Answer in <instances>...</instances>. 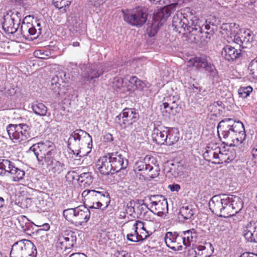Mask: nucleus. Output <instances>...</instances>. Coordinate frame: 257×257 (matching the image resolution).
<instances>
[{
	"label": "nucleus",
	"instance_id": "f257e3e1",
	"mask_svg": "<svg viewBox=\"0 0 257 257\" xmlns=\"http://www.w3.org/2000/svg\"><path fill=\"white\" fill-rule=\"evenodd\" d=\"M172 26L180 33L183 31L194 36V40L196 42L205 41V38L209 39L213 34L212 30L204 32L201 22L191 14H176L173 18Z\"/></svg>",
	"mask_w": 257,
	"mask_h": 257
},
{
	"label": "nucleus",
	"instance_id": "f03ea898",
	"mask_svg": "<svg viewBox=\"0 0 257 257\" xmlns=\"http://www.w3.org/2000/svg\"><path fill=\"white\" fill-rule=\"evenodd\" d=\"M217 133L220 139L227 141L226 144L238 146L245 140L246 135L243 123L230 118L221 120L217 125Z\"/></svg>",
	"mask_w": 257,
	"mask_h": 257
},
{
	"label": "nucleus",
	"instance_id": "7ed1b4c3",
	"mask_svg": "<svg viewBox=\"0 0 257 257\" xmlns=\"http://www.w3.org/2000/svg\"><path fill=\"white\" fill-rule=\"evenodd\" d=\"M92 142V138L88 133L82 130H76L70 135L68 147L74 155L81 157V149L86 146L88 148H91Z\"/></svg>",
	"mask_w": 257,
	"mask_h": 257
},
{
	"label": "nucleus",
	"instance_id": "20e7f679",
	"mask_svg": "<svg viewBox=\"0 0 257 257\" xmlns=\"http://www.w3.org/2000/svg\"><path fill=\"white\" fill-rule=\"evenodd\" d=\"M84 202L90 205L89 207L103 210L110 202L109 194L105 190H85L81 194Z\"/></svg>",
	"mask_w": 257,
	"mask_h": 257
},
{
	"label": "nucleus",
	"instance_id": "39448f33",
	"mask_svg": "<svg viewBox=\"0 0 257 257\" xmlns=\"http://www.w3.org/2000/svg\"><path fill=\"white\" fill-rule=\"evenodd\" d=\"M63 216L67 221L75 226L83 225L90 219V212L88 208L81 205L65 209Z\"/></svg>",
	"mask_w": 257,
	"mask_h": 257
},
{
	"label": "nucleus",
	"instance_id": "423d86ee",
	"mask_svg": "<svg viewBox=\"0 0 257 257\" xmlns=\"http://www.w3.org/2000/svg\"><path fill=\"white\" fill-rule=\"evenodd\" d=\"M122 12L124 21L132 26L142 27L147 21L148 14L145 8L138 7Z\"/></svg>",
	"mask_w": 257,
	"mask_h": 257
},
{
	"label": "nucleus",
	"instance_id": "0eeeda50",
	"mask_svg": "<svg viewBox=\"0 0 257 257\" xmlns=\"http://www.w3.org/2000/svg\"><path fill=\"white\" fill-rule=\"evenodd\" d=\"M37 250L32 242L23 239L15 242L12 246L10 257H36Z\"/></svg>",
	"mask_w": 257,
	"mask_h": 257
},
{
	"label": "nucleus",
	"instance_id": "6e6552de",
	"mask_svg": "<svg viewBox=\"0 0 257 257\" xmlns=\"http://www.w3.org/2000/svg\"><path fill=\"white\" fill-rule=\"evenodd\" d=\"M139 118V113L135 108H125L116 116L115 120L122 128L133 131V125Z\"/></svg>",
	"mask_w": 257,
	"mask_h": 257
},
{
	"label": "nucleus",
	"instance_id": "1a4fd4ad",
	"mask_svg": "<svg viewBox=\"0 0 257 257\" xmlns=\"http://www.w3.org/2000/svg\"><path fill=\"white\" fill-rule=\"evenodd\" d=\"M9 136L14 143H19L30 138V128L25 123L10 124L7 126Z\"/></svg>",
	"mask_w": 257,
	"mask_h": 257
},
{
	"label": "nucleus",
	"instance_id": "9d476101",
	"mask_svg": "<svg viewBox=\"0 0 257 257\" xmlns=\"http://www.w3.org/2000/svg\"><path fill=\"white\" fill-rule=\"evenodd\" d=\"M8 173L14 181L18 182L24 178L25 171L16 166L15 163L8 159H0V175Z\"/></svg>",
	"mask_w": 257,
	"mask_h": 257
},
{
	"label": "nucleus",
	"instance_id": "9b49d317",
	"mask_svg": "<svg viewBox=\"0 0 257 257\" xmlns=\"http://www.w3.org/2000/svg\"><path fill=\"white\" fill-rule=\"evenodd\" d=\"M226 197V194L215 195L212 197L209 202V207L213 213L220 217H227Z\"/></svg>",
	"mask_w": 257,
	"mask_h": 257
},
{
	"label": "nucleus",
	"instance_id": "f8f14e48",
	"mask_svg": "<svg viewBox=\"0 0 257 257\" xmlns=\"http://www.w3.org/2000/svg\"><path fill=\"white\" fill-rule=\"evenodd\" d=\"M76 240L77 237L74 232L71 230L62 231L57 236L56 247L61 250L70 249L76 244Z\"/></svg>",
	"mask_w": 257,
	"mask_h": 257
},
{
	"label": "nucleus",
	"instance_id": "ddd939ff",
	"mask_svg": "<svg viewBox=\"0 0 257 257\" xmlns=\"http://www.w3.org/2000/svg\"><path fill=\"white\" fill-rule=\"evenodd\" d=\"M54 144L50 141L45 142H40L33 145L30 148V151L34 152L36 156L39 165H44V157L51 151H54L56 153V150L54 149Z\"/></svg>",
	"mask_w": 257,
	"mask_h": 257
},
{
	"label": "nucleus",
	"instance_id": "4468645a",
	"mask_svg": "<svg viewBox=\"0 0 257 257\" xmlns=\"http://www.w3.org/2000/svg\"><path fill=\"white\" fill-rule=\"evenodd\" d=\"M57 153L54 151L49 152L44 157V164H45L50 172L54 176H57L65 170L64 163L56 159Z\"/></svg>",
	"mask_w": 257,
	"mask_h": 257
},
{
	"label": "nucleus",
	"instance_id": "2eb2a0df",
	"mask_svg": "<svg viewBox=\"0 0 257 257\" xmlns=\"http://www.w3.org/2000/svg\"><path fill=\"white\" fill-rule=\"evenodd\" d=\"M151 202V211L158 216H162L165 214L168 211V205L167 199L162 195L148 196L146 199Z\"/></svg>",
	"mask_w": 257,
	"mask_h": 257
},
{
	"label": "nucleus",
	"instance_id": "dca6fc26",
	"mask_svg": "<svg viewBox=\"0 0 257 257\" xmlns=\"http://www.w3.org/2000/svg\"><path fill=\"white\" fill-rule=\"evenodd\" d=\"M122 154L118 151L107 154L114 173L125 169L128 166V160Z\"/></svg>",
	"mask_w": 257,
	"mask_h": 257
},
{
	"label": "nucleus",
	"instance_id": "f3484780",
	"mask_svg": "<svg viewBox=\"0 0 257 257\" xmlns=\"http://www.w3.org/2000/svg\"><path fill=\"white\" fill-rule=\"evenodd\" d=\"M203 157L208 162L215 160L216 164H222L223 162H229V157L227 156L226 153H223L221 151L219 147H216L214 149L208 147L203 154Z\"/></svg>",
	"mask_w": 257,
	"mask_h": 257
},
{
	"label": "nucleus",
	"instance_id": "a211bd4d",
	"mask_svg": "<svg viewBox=\"0 0 257 257\" xmlns=\"http://www.w3.org/2000/svg\"><path fill=\"white\" fill-rule=\"evenodd\" d=\"M171 14V8L168 7H164L155 14V19L160 22L157 24L154 22L151 27L148 28L147 31L150 37H152L155 36L159 29V24L161 23L162 25L165 22L167 19L170 17Z\"/></svg>",
	"mask_w": 257,
	"mask_h": 257
},
{
	"label": "nucleus",
	"instance_id": "6ab92c4d",
	"mask_svg": "<svg viewBox=\"0 0 257 257\" xmlns=\"http://www.w3.org/2000/svg\"><path fill=\"white\" fill-rule=\"evenodd\" d=\"M20 22L21 19L17 15H7L4 17L3 29L8 34H13L18 31Z\"/></svg>",
	"mask_w": 257,
	"mask_h": 257
},
{
	"label": "nucleus",
	"instance_id": "aec40b11",
	"mask_svg": "<svg viewBox=\"0 0 257 257\" xmlns=\"http://www.w3.org/2000/svg\"><path fill=\"white\" fill-rule=\"evenodd\" d=\"M253 35L249 30L239 29L234 34L233 42L242 48H247L252 42Z\"/></svg>",
	"mask_w": 257,
	"mask_h": 257
},
{
	"label": "nucleus",
	"instance_id": "412c9836",
	"mask_svg": "<svg viewBox=\"0 0 257 257\" xmlns=\"http://www.w3.org/2000/svg\"><path fill=\"white\" fill-rule=\"evenodd\" d=\"M165 241L168 247L174 251L182 250V244H184L183 239L181 233L176 232H168L165 237Z\"/></svg>",
	"mask_w": 257,
	"mask_h": 257
},
{
	"label": "nucleus",
	"instance_id": "4be33fe9",
	"mask_svg": "<svg viewBox=\"0 0 257 257\" xmlns=\"http://www.w3.org/2000/svg\"><path fill=\"white\" fill-rule=\"evenodd\" d=\"M226 200L227 217L234 215L243 208V202L238 196L227 195Z\"/></svg>",
	"mask_w": 257,
	"mask_h": 257
},
{
	"label": "nucleus",
	"instance_id": "5701e85b",
	"mask_svg": "<svg viewBox=\"0 0 257 257\" xmlns=\"http://www.w3.org/2000/svg\"><path fill=\"white\" fill-rule=\"evenodd\" d=\"M188 66H194L196 68H202L210 73H213L215 70L213 65L208 61L205 56L195 57L188 62Z\"/></svg>",
	"mask_w": 257,
	"mask_h": 257
},
{
	"label": "nucleus",
	"instance_id": "b1692460",
	"mask_svg": "<svg viewBox=\"0 0 257 257\" xmlns=\"http://www.w3.org/2000/svg\"><path fill=\"white\" fill-rule=\"evenodd\" d=\"M104 71L101 66L93 65L86 68L85 70L82 73L83 80L91 81L99 78L104 73Z\"/></svg>",
	"mask_w": 257,
	"mask_h": 257
},
{
	"label": "nucleus",
	"instance_id": "393cba45",
	"mask_svg": "<svg viewBox=\"0 0 257 257\" xmlns=\"http://www.w3.org/2000/svg\"><path fill=\"white\" fill-rule=\"evenodd\" d=\"M96 166L101 174L107 175L109 173L111 174L114 173L108 155L100 157Z\"/></svg>",
	"mask_w": 257,
	"mask_h": 257
},
{
	"label": "nucleus",
	"instance_id": "a878e982",
	"mask_svg": "<svg viewBox=\"0 0 257 257\" xmlns=\"http://www.w3.org/2000/svg\"><path fill=\"white\" fill-rule=\"evenodd\" d=\"M243 235L247 241L257 242V221H251L245 225Z\"/></svg>",
	"mask_w": 257,
	"mask_h": 257
},
{
	"label": "nucleus",
	"instance_id": "bb28decb",
	"mask_svg": "<svg viewBox=\"0 0 257 257\" xmlns=\"http://www.w3.org/2000/svg\"><path fill=\"white\" fill-rule=\"evenodd\" d=\"M63 79L56 75L51 80L50 89L56 95L60 96L65 95L68 89L63 84Z\"/></svg>",
	"mask_w": 257,
	"mask_h": 257
},
{
	"label": "nucleus",
	"instance_id": "cd10ccee",
	"mask_svg": "<svg viewBox=\"0 0 257 257\" xmlns=\"http://www.w3.org/2000/svg\"><path fill=\"white\" fill-rule=\"evenodd\" d=\"M221 54L226 60L229 62L235 61L242 56L240 49H236L229 45L223 47Z\"/></svg>",
	"mask_w": 257,
	"mask_h": 257
},
{
	"label": "nucleus",
	"instance_id": "c85d7f7f",
	"mask_svg": "<svg viewBox=\"0 0 257 257\" xmlns=\"http://www.w3.org/2000/svg\"><path fill=\"white\" fill-rule=\"evenodd\" d=\"M167 128L161 126H155L152 134L154 142L159 145L165 144L167 140Z\"/></svg>",
	"mask_w": 257,
	"mask_h": 257
},
{
	"label": "nucleus",
	"instance_id": "c756f323",
	"mask_svg": "<svg viewBox=\"0 0 257 257\" xmlns=\"http://www.w3.org/2000/svg\"><path fill=\"white\" fill-rule=\"evenodd\" d=\"M155 159L153 157L147 155L143 160L138 161L135 164V171L136 173L143 172L144 173L148 171V166L150 163L154 164Z\"/></svg>",
	"mask_w": 257,
	"mask_h": 257
},
{
	"label": "nucleus",
	"instance_id": "7c9ffc66",
	"mask_svg": "<svg viewBox=\"0 0 257 257\" xmlns=\"http://www.w3.org/2000/svg\"><path fill=\"white\" fill-rule=\"evenodd\" d=\"M186 247L190 245L191 242L196 241L198 233L195 229H191L181 232Z\"/></svg>",
	"mask_w": 257,
	"mask_h": 257
},
{
	"label": "nucleus",
	"instance_id": "2f4dec72",
	"mask_svg": "<svg viewBox=\"0 0 257 257\" xmlns=\"http://www.w3.org/2000/svg\"><path fill=\"white\" fill-rule=\"evenodd\" d=\"M167 140L165 144L169 146L176 144L179 139V132L176 128H169L167 129Z\"/></svg>",
	"mask_w": 257,
	"mask_h": 257
},
{
	"label": "nucleus",
	"instance_id": "473e14b6",
	"mask_svg": "<svg viewBox=\"0 0 257 257\" xmlns=\"http://www.w3.org/2000/svg\"><path fill=\"white\" fill-rule=\"evenodd\" d=\"M93 180V177L91 173L90 172L82 173L79 176V178H78L80 185L84 187L89 186L91 184Z\"/></svg>",
	"mask_w": 257,
	"mask_h": 257
},
{
	"label": "nucleus",
	"instance_id": "72a5a7b5",
	"mask_svg": "<svg viewBox=\"0 0 257 257\" xmlns=\"http://www.w3.org/2000/svg\"><path fill=\"white\" fill-rule=\"evenodd\" d=\"M31 108L34 112L40 116H45L47 112V107L42 103L35 102L32 104Z\"/></svg>",
	"mask_w": 257,
	"mask_h": 257
},
{
	"label": "nucleus",
	"instance_id": "f704fd0d",
	"mask_svg": "<svg viewBox=\"0 0 257 257\" xmlns=\"http://www.w3.org/2000/svg\"><path fill=\"white\" fill-rule=\"evenodd\" d=\"M112 87L117 92H125L124 83L121 77H115L112 81Z\"/></svg>",
	"mask_w": 257,
	"mask_h": 257
},
{
	"label": "nucleus",
	"instance_id": "c9c22d12",
	"mask_svg": "<svg viewBox=\"0 0 257 257\" xmlns=\"http://www.w3.org/2000/svg\"><path fill=\"white\" fill-rule=\"evenodd\" d=\"M209 248L210 249L209 253H213L214 252V247L210 243H205V245H199L196 246L194 248L195 255L198 256L203 255L204 254L203 251Z\"/></svg>",
	"mask_w": 257,
	"mask_h": 257
},
{
	"label": "nucleus",
	"instance_id": "e433bc0d",
	"mask_svg": "<svg viewBox=\"0 0 257 257\" xmlns=\"http://www.w3.org/2000/svg\"><path fill=\"white\" fill-rule=\"evenodd\" d=\"M17 220L21 227V229L24 232L28 233L30 227L32 225V222L24 215H20L18 217Z\"/></svg>",
	"mask_w": 257,
	"mask_h": 257
},
{
	"label": "nucleus",
	"instance_id": "4c0bfd02",
	"mask_svg": "<svg viewBox=\"0 0 257 257\" xmlns=\"http://www.w3.org/2000/svg\"><path fill=\"white\" fill-rule=\"evenodd\" d=\"M72 0H53L55 7L60 10L62 12L66 13L67 9L69 7Z\"/></svg>",
	"mask_w": 257,
	"mask_h": 257
},
{
	"label": "nucleus",
	"instance_id": "58836bf2",
	"mask_svg": "<svg viewBox=\"0 0 257 257\" xmlns=\"http://www.w3.org/2000/svg\"><path fill=\"white\" fill-rule=\"evenodd\" d=\"M159 166L155 164V162H154V164L150 163V165L148 166L147 174L152 179L157 177L159 174Z\"/></svg>",
	"mask_w": 257,
	"mask_h": 257
},
{
	"label": "nucleus",
	"instance_id": "ea45409f",
	"mask_svg": "<svg viewBox=\"0 0 257 257\" xmlns=\"http://www.w3.org/2000/svg\"><path fill=\"white\" fill-rule=\"evenodd\" d=\"M137 205V213L140 217L145 216L147 213L151 210L146 203H143L140 204L139 203V204Z\"/></svg>",
	"mask_w": 257,
	"mask_h": 257
},
{
	"label": "nucleus",
	"instance_id": "a19ab883",
	"mask_svg": "<svg viewBox=\"0 0 257 257\" xmlns=\"http://www.w3.org/2000/svg\"><path fill=\"white\" fill-rule=\"evenodd\" d=\"M134 230V231L133 233H130L127 235V238L128 240L132 242H139L143 241L146 239V236H139L138 231L135 229Z\"/></svg>",
	"mask_w": 257,
	"mask_h": 257
},
{
	"label": "nucleus",
	"instance_id": "79ce46f5",
	"mask_svg": "<svg viewBox=\"0 0 257 257\" xmlns=\"http://www.w3.org/2000/svg\"><path fill=\"white\" fill-rule=\"evenodd\" d=\"M180 214L186 219H189L194 215V212L191 208L189 206L182 207L180 211Z\"/></svg>",
	"mask_w": 257,
	"mask_h": 257
},
{
	"label": "nucleus",
	"instance_id": "37998d69",
	"mask_svg": "<svg viewBox=\"0 0 257 257\" xmlns=\"http://www.w3.org/2000/svg\"><path fill=\"white\" fill-rule=\"evenodd\" d=\"M249 74L254 79H257V58L252 60L248 66Z\"/></svg>",
	"mask_w": 257,
	"mask_h": 257
},
{
	"label": "nucleus",
	"instance_id": "c03bdc74",
	"mask_svg": "<svg viewBox=\"0 0 257 257\" xmlns=\"http://www.w3.org/2000/svg\"><path fill=\"white\" fill-rule=\"evenodd\" d=\"M252 91V88L250 86L240 87L238 93L240 97L245 98L247 97L250 93Z\"/></svg>",
	"mask_w": 257,
	"mask_h": 257
},
{
	"label": "nucleus",
	"instance_id": "a18cd8bd",
	"mask_svg": "<svg viewBox=\"0 0 257 257\" xmlns=\"http://www.w3.org/2000/svg\"><path fill=\"white\" fill-rule=\"evenodd\" d=\"M31 23L23 22L21 25V34L26 39H33L32 37L29 38V31L31 28Z\"/></svg>",
	"mask_w": 257,
	"mask_h": 257
},
{
	"label": "nucleus",
	"instance_id": "49530a36",
	"mask_svg": "<svg viewBox=\"0 0 257 257\" xmlns=\"http://www.w3.org/2000/svg\"><path fill=\"white\" fill-rule=\"evenodd\" d=\"M68 21L70 25L74 27V31H78L77 29L80 27L81 24L79 17L77 16L70 17L68 18Z\"/></svg>",
	"mask_w": 257,
	"mask_h": 257
},
{
	"label": "nucleus",
	"instance_id": "de8ad7c7",
	"mask_svg": "<svg viewBox=\"0 0 257 257\" xmlns=\"http://www.w3.org/2000/svg\"><path fill=\"white\" fill-rule=\"evenodd\" d=\"M139 204V200H131L126 205L125 211L130 215H133L135 213V206Z\"/></svg>",
	"mask_w": 257,
	"mask_h": 257
},
{
	"label": "nucleus",
	"instance_id": "09e8293b",
	"mask_svg": "<svg viewBox=\"0 0 257 257\" xmlns=\"http://www.w3.org/2000/svg\"><path fill=\"white\" fill-rule=\"evenodd\" d=\"M130 83L136 86L138 89L142 90L145 86V83L136 76H132L129 80Z\"/></svg>",
	"mask_w": 257,
	"mask_h": 257
},
{
	"label": "nucleus",
	"instance_id": "8fccbe9b",
	"mask_svg": "<svg viewBox=\"0 0 257 257\" xmlns=\"http://www.w3.org/2000/svg\"><path fill=\"white\" fill-rule=\"evenodd\" d=\"M31 28L29 31V37L33 36V39H36L37 38L39 35L41 34V28H39L38 29H37L36 27L31 23Z\"/></svg>",
	"mask_w": 257,
	"mask_h": 257
},
{
	"label": "nucleus",
	"instance_id": "3c124183",
	"mask_svg": "<svg viewBox=\"0 0 257 257\" xmlns=\"http://www.w3.org/2000/svg\"><path fill=\"white\" fill-rule=\"evenodd\" d=\"M2 47L4 49V51L9 54H14V43L13 42H4Z\"/></svg>",
	"mask_w": 257,
	"mask_h": 257
},
{
	"label": "nucleus",
	"instance_id": "603ef678",
	"mask_svg": "<svg viewBox=\"0 0 257 257\" xmlns=\"http://www.w3.org/2000/svg\"><path fill=\"white\" fill-rule=\"evenodd\" d=\"M77 177L79 178V176L76 172L73 171L68 172L65 176L66 180L69 183H71L74 180L77 179Z\"/></svg>",
	"mask_w": 257,
	"mask_h": 257
},
{
	"label": "nucleus",
	"instance_id": "864d4df0",
	"mask_svg": "<svg viewBox=\"0 0 257 257\" xmlns=\"http://www.w3.org/2000/svg\"><path fill=\"white\" fill-rule=\"evenodd\" d=\"M166 101L163 103V106L164 108L168 107L169 106L171 105L174 102L178 100V99L177 97L174 96H169L165 99Z\"/></svg>",
	"mask_w": 257,
	"mask_h": 257
},
{
	"label": "nucleus",
	"instance_id": "5fc2aeb1",
	"mask_svg": "<svg viewBox=\"0 0 257 257\" xmlns=\"http://www.w3.org/2000/svg\"><path fill=\"white\" fill-rule=\"evenodd\" d=\"M170 108V110H168L169 111L170 114L172 115H175L176 113H179L180 110V107H179L177 101L174 102L171 105L168 106Z\"/></svg>",
	"mask_w": 257,
	"mask_h": 257
},
{
	"label": "nucleus",
	"instance_id": "6e6d98bb",
	"mask_svg": "<svg viewBox=\"0 0 257 257\" xmlns=\"http://www.w3.org/2000/svg\"><path fill=\"white\" fill-rule=\"evenodd\" d=\"M34 54L36 57L43 59H47V57L49 56L48 54H45L41 50L35 51Z\"/></svg>",
	"mask_w": 257,
	"mask_h": 257
},
{
	"label": "nucleus",
	"instance_id": "4d7b16f0",
	"mask_svg": "<svg viewBox=\"0 0 257 257\" xmlns=\"http://www.w3.org/2000/svg\"><path fill=\"white\" fill-rule=\"evenodd\" d=\"M128 253L127 251L122 250H117L113 254V257H127Z\"/></svg>",
	"mask_w": 257,
	"mask_h": 257
},
{
	"label": "nucleus",
	"instance_id": "13d9d810",
	"mask_svg": "<svg viewBox=\"0 0 257 257\" xmlns=\"http://www.w3.org/2000/svg\"><path fill=\"white\" fill-rule=\"evenodd\" d=\"M139 227L141 228L143 230L145 229L144 228V223L141 221L137 220L133 225V229H135L137 231V229L139 228Z\"/></svg>",
	"mask_w": 257,
	"mask_h": 257
},
{
	"label": "nucleus",
	"instance_id": "bf43d9fd",
	"mask_svg": "<svg viewBox=\"0 0 257 257\" xmlns=\"http://www.w3.org/2000/svg\"><path fill=\"white\" fill-rule=\"evenodd\" d=\"M222 104V103L221 101H218L214 102V103H213L212 104H211L209 106V109L211 112H212V111L214 109V107H218V108H222V106H221Z\"/></svg>",
	"mask_w": 257,
	"mask_h": 257
},
{
	"label": "nucleus",
	"instance_id": "052dcab7",
	"mask_svg": "<svg viewBox=\"0 0 257 257\" xmlns=\"http://www.w3.org/2000/svg\"><path fill=\"white\" fill-rule=\"evenodd\" d=\"M168 187L171 191L178 192L180 189V186L177 184L169 185Z\"/></svg>",
	"mask_w": 257,
	"mask_h": 257
},
{
	"label": "nucleus",
	"instance_id": "680f3d73",
	"mask_svg": "<svg viewBox=\"0 0 257 257\" xmlns=\"http://www.w3.org/2000/svg\"><path fill=\"white\" fill-rule=\"evenodd\" d=\"M251 153L254 162L257 163V144L253 146Z\"/></svg>",
	"mask_w": 257,
	"mask_h": 257
},
{
	"label": "nucleus",
	"instance_id": "e2e57ef3",
	"mask_svg": "<svg viewBox=\"0 0 257 257\" xmlns=\"http://www.w3.org/2000/svg\"><path fill=\"white\" fill-rule=\"evenodd\" d=\"M239 257H257V254L252 252H246L241 254Z\"/></svg>",
	"mask_w": 257,
	"mask_h": 257
},
{
	"label": "nucleus",
	"instance_id": "0e129e2a",
	"mask_svg": "<svg viewBox=\"0 0 257 257\" xmlns=\"http://www.w3.org/2000/svg\"><path fill=\"white\" fill-rule=\"evenodd\" d=\"M36 225L38 227H41L40 229L42 230L47 231L50 229V225L48 223H44L42 224H38Z\"/></svg>",
	"mask_w": 257,
	"mask_h": 257
},
{
	"label": "nucleus",
	"instance_id": "69168bd1",
	"mask_svg": "<svg viewBox=\"0 0 257 257\" xmlns=\"http://www.w3.org/2000/svg\"><path fill=\"white\" fill-rule=\"evenodd\" d=\"M104 139L105 142H111L113 141V137L111 134L107 133L104 135Z\"/></svg>",
	"mask_w": 257,
	"mask_h": 257
},
{
	"label": "nucleus",
	"instance_id": "338daca9",
	"mask_svg": "<svg viewBox=\"0 0 257 257\" xmlns=\"http://www.w3.org/2000/svg\"><path fill=\"white\" fill-rule=\"evenodd\" d=\"M160 107L163 115H167V113L170 114L169 111H168V110H170L169 107L164 108L163 104L160 106Z\"/></svg>",
	"mask_w": 257,
	"mask_h": 257
},
{
	"label": "nucleus",
	"instance_id": "774afa93",
	"mask_svg": "<svg viewBox=\"0 0 257 257\" xmlns=\"http://www.w3.org/2000/svg\"><path fill=\"white\" fill-rule=\"evenodd\" d=\"M69 257H87V256L82 253L76 252L72 253Z\"/></svg>",
	"mask_w": 257,
	"mask_h": 257
}]
</instances>
